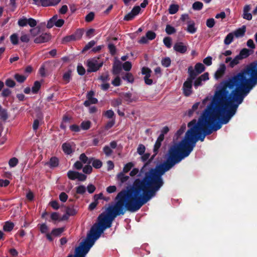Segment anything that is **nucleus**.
Returning <instances> with one entry per match:
<instances>
[{
	"instance_id": "f257e3e1",
	"label": "nucleus",
	"mask_w": 257,
	"mask_h": 257,
	"mask_svg": "<svg viewBox=\"0 0 257 257\" xmlns=\"http://www.w3.org/2000/svg\"><path fill=\"white\" fill-rule=\"evenodd\" d=\"M256 84L257 62H254L228 79L215 92L197 122L196 119L189 122L188 126L190 128L184 138L170 148L166 161L147 172L161 188L164 184L162 175L188 157L198 140L204 141L206 136L219 130L222 124L227 123L244 97Z\"/></svg>"
},
{
	"instance_id": "f03ea898",
	"label": "nucleus",
	"mask_w": 257,
	"mask_h": 257,
	"mask_svg": "<svg viewBox=\"0 0 257 257\" xmlns=\"http://www.w3.org/2000/svg\"><path fill=\"white\" fill-rule=\"evenodd\" d=\"M161 188L151 175L145 173L142 179H136L130 188L123 190L115 197L116 201L113 206H109L105 212L98 217V223H95L87 234L86 239L76 247L74 257H85L95 241L103 231L111 226L114 218L123 215L126 210L136 212L149 201ZM67 257H73L72 254Z\"/></svg>"
},
{
	"instance_id": "7ed1b4c3",
	"label": "nucleus",
	"mask_w": 257,
	"mask_h": 257,
	"mask_svg": "<svg viewBox=\"0 0 257 257\" xmlns=\"http://www.w3.org/2000/svg\"><path fill=\"white\" fill-rule=\"evenodd\" d=\"M253 51L248 50L246 48H243L240 51L238 55H236L233 59L231 57H227L225 59V63H229V66L233 68L235 66L240 63V61L246 58L251 54Z\"/></svg>"
},
{
	"instance_id": "20e7f679",
	"label": "nucleus",
	"mask_w": 257,
	"mask_h": 257,
	"mask_svg": "<svg viewBox=\"0 0 257 257\" xmlns=\"http://www.w3.org/2000/svg\"><path fill=\"white\" fill-rule=\"evenodd\" d=\"M189 75L186 80L184 82L182 87L183 93L186 96H190L193 92L192 91V83L195 80L193 72Z\"/></svg>"
},
{
	"instance_id": "39448f33",
	"label": "nucleus",
	"mask_w": 257,
	"mask_h": 257,
	"mask_svg": "<svg viewBox=\"0 0 257 257\" xmlns=\"http://www.w3.org/2000/svg\"><path fill=\"white\" fill-rule=\"evenodd\" d=\"M205 67L204 65L201 63H197L196 64L194 67V69H193L192 66H190L188 69V73L189 75L190 76V74L193 72V74L195 75L194 78L195 79L196 76L199 74L201 73L205 70Z\"/></svg>"
},
{
	"instance_id": "423d86ee",
	"label": "nucleus",
	"mask_w": 257,
	"mask_h": 257,
	"mask_svg": "<svg viewBox=\"0 0 257 257\" xmlns=\"http://www.w3.org/2000/svg\"><path fill=\"white\" fill-rule=\"evenodd\" d=\"M102 64L103 63H98L97 60L95 59L89 60L87 62V71L95 72L102 67Z\"/></svg>"
},
{
	"instance_id": "0eeeda50",
	"label": "nucleus",
	"mask_w": 257,
	"mask_h": 257,
	"mask_svg": "<svg viewBox=\"0 0 257 257\" xmlns=\"http://www.w3.org/2000/svg\"><path fill=\"white\" fill-rule=\"evenodd\" d=\"M34 4L36 5H41L43 7H49L56 6L58 4L61 0H33Z\"/></svg>"
},
{
	"instance_id": "6e6552de",
	"label": "nucleus",
	"mask_w": 257,
	"mask_h": 257,
	"mask_svg": "<svg viewBox=\"0 0 257 257\" xmlns=\"http://www.w3.org/2000/svg\"><path fill=\"white\" fill-rule=\"evenodd\" d=\"M140 7L135 6V7H134V8L132 9L131 12H130L124 16L123 20L124 21H127L133 20L135 18V17L140 13Z\"/></svg>"
},
{
	"instance_id": "1a4fd4ad",
	"label": "nucleus",
	"mask_w": 257,
	"mask_h": 257,
	"mask_svg": "<svg viewBox=\"0 0 257 257\" xmlns=\"http://www.w3.org/2000/svg\"><path fill=\"white\" fill-rule=\"evenodd\" d=\"M51 39V35L48 33H43L40 36L36 37L34 42L36 44L46 43Z\"/></svg>"
},
{
	"instance_id": "9d476101",
	"label": "nucleus",
	"mask_w": 257,
	"mask_h": 257,
	"mask_svg": "<svg viewBox=\"0 0 257 257\" xmlns=\"http://www.w3.org/2000/svg\"><path fill=\"white\" fill-rule=\"evenodd\" d=\"M173 48L175 51L181 54L185 53L187 50V47L182 42L176 43Z\"/></svg>"
},
{
	"instance_id": "9b49d317",
	"label": "nucleus",
	"mask_w": 257,
	"mask_h": 257,
	"mask_svg": "<svg viewBox=\"0 0 257 257\" xmlns=\"http://www.w3.org/2000/svg\"><path fill=\"white\" fill-rule=\"evenodd\" d=\"M226 69V66L224 64L220 65L219 67L214 74V78L216 79H218L224 74Z\"/></svg>"
},
{
	"instance_id": "f8f14e48",
	"label": "nucleus",
	"mask_w": 257,
	"mask_h": 257,
	"mask_svg": "<svg viewBox=\"0 0 257 257\" xmlns=\"http://www.w3.org/2000/svg\"><path fill=\"white\" fill-rule=\"evenodd\" d=\"M164 137H163V135H160L158 137V138H157V141H156V142L154 145V147L153 151L155 153V154L154 156L157 154V153L158 152V150H159V148H160L161 144H162V142L164 140Z\"/></svg>"
},
{
	"instance_id": "ddd939ff",
	"label": "nucleus",
	"mask_w": 257,
	"mask_h": 257,
	"mask_svg": "<svg viewBox=\"0 0 257 257\" xmlns=\"http://www.w3.org/2000/svg\"><path fill=\"white\" fill-rule=\"evenodd\" d=\"M122 69L121 63L119 61H116L113 65L112 73L114 75H118L120 73Z\"/></svg>"
},
{
	"instance_id": "4468645a",
	"label": "nucleus",
	"mask_w": 257,
	"mask_h": 257,
	"mask_svg": "<svg viewBox=\"0 0 257 257\" xmlns=\"http://www.w3.org/2000/svg\"><path fill=\"white\" fill-rule=\"evenodd\" d=\"M186 30L191 34H194L196 32L197 28L195 27V23L193 21L188 22Z\"/></svg>"
},
{
	"instance_id": "2eb2a0df",
	"label": "nucleus",
	"mask_w": 257,
	"mask_h": 257,
	"mask_svg": "<svg viewBox=\"0 0 257 257\" xmlns=\"http://www.w3.org/2000/svg\"><path fill=\"white\" fill-rule=\"evenodd\" d=\"M79 159L84 164H90L93 160V158L89 159L84 153H83L80 155Z\"/></svg>"
},
{
	"instance_id": "dca6fc26",
	"label": "nucleus",
	"mask_w": 257,
	"mask_h": 257,
	"mask_svg": "<svg viewBox=\"0 0 257 257\" xmlns=\"http://www.w3.org/2000/svg\"><path fill=\"white\" fill-rule=\"evenodd\" d=\"M245 32V27L243 26L234 32L233 35L236 37H241L244 36Z\"/></svg>"
},
{
	"instance_id": "f3484780",
	"label": "nucleus",
	"mask_w": 257,
	"mask_h": 257,
	"mask_svg": "<svg viewBox=\"0 0 257 257\" xmlns=\"http://www.w3.org/2000/svg\"><path fill=\"white\" fill-rule=\"evenodd\" d=\"M62 148L64 152L67 155H70L72 153L71 146L69 143L63 144Z\"/></svg>"
},
{
	"instance_id": "a211bd4d",
	"label": "nucleus",
	"mask_w": 257,
	"mask_h": 257,
	"mask_svg": "<svg viewBox=\"0 0 257 257\" xmlns=\"http://www.w3.org/2000/svg\"><path fill=\"white\" fill-rule=\"evenodd\" d=\"M125 173L120 172L117 175V179L120 181V184L126 182L129 179V176L124 175Z\"/></svg>"
},
{
	"instance_id": "6ab92c4d",
	"label": "nucleus",
	"mask_w": 257,
	"mask_h": 257,
	"mask_svg": "<svg viewBox=\"0 0 257 257\" xmlns=\"http://www.w3.org/2000/svg\"><path fill=\"white\" fill-rule=\"evenodd\" d=\"M50 167L54 168L57 167L59 164V160L56 157H52L50 159V161L46 163Z\"/></svg>"
},
{
	"instance_id": "aec40b11",
	"label": "nucleus",
	"mask_w": 257,
	"mask_h": 257,
	"mask_svg": "<svg viewBox=\"0 0 257 257\" xmlns=\"http://www.w3.org/2000/svg\"><path fill=\"white\" fill-rule=\"evenodd\" d=\"M234 35L232 33H229L225 38L224 43L225 45H229L233 40Z\"/></svg>"
},
{
	"instance_id": "412c9836",
	"label": "nucleus",
	"mask_w": 257,
	"mask_h": 257,
	"mask_svg": "<svg viewBox=\"0 0 257 257\" xmlns=\"http://www.w3.org/2000/svg\"><path fill=\"white\" fill-rule=\"evenodd\" d=\"M14 227V224L13 222L7 221L5 223L3 227V229L5 231H11Z\"/></svg>"
},
{
	"instance_id": "4be33fe9",
	"label": "nucleus",
	"mask_w": 257,
	"mask_h": 257,
	"mask_svg": "<svg viewBox=\"0 0 257 257\" xmlns=\"http://www.w3.org/2000/svg\"><path fill=\"white\" fill-rule=\"evenodd\" d=\"M58 18V16L55 15L51 18L47 23V27L49 29L52 28L55 25V22Z\"/></svg>"
},
{
	"instance_id": "5701e85b",
	"label": "nucleus",
	"mask_w": 257,
	"mask_h": 257,
	"mask_svg": "<svg viewBox=\"0 0 257 257\" xmlns=\"http://www.w3.org/2000/svg\"><path fill=\"white\" fill-rule=\"evenodd\" d=\"M134 166V164L133 162L127 163L124 166L122 172H123L125 173H127L133 168V167Z\"/></svg>"
},
{
	"instance_id": "b1692460",
	"label": "nucleus",
	"mask_w": 257,
	"mask_h": 257,
	"mask_svg": "<svg viewBox=\"0 0 257 257\" xmlns=\"http://www.w3.org/2000/svg\"><path fill=\"white\" fill-rule=\"evenodd\" d=\"M27 76L20 75L19 74H16L14 75L15 79L20 83L24 82L27 78Z\"/></svg>"
},
{
	"instance_id": "393cba45",
	"label": "nucleus",
	"mask_w": 257,
	"mask_h": 257,
	"mask_svg": "<svg viewBox=\"0 0 257 257\" xmlns=\"http://www.w3.org/2000/svg\"><path fill=\"white\" fill-rule=\"evenodd\" d=\"M64 231V228H57L52 230L51 234L57 236H59Z\"/></svg>"
},
{
	"instance_id": "a878e982",
	"label": "nucleus",
	"mask_w": 257,
	"mask_h": 257,
	"mask_svg": "<svg viewBox=\"0 0 257 257\" xmlns=\"http://www.w3.org/2000/svg\"><path fill=\"white\" fill-rule=\"evenodd\" d=\"M41 87V83L38 81L34 82V85L32 88V91L35 94L38 92Z\"/></svg>"
},
{
	"instance_id": "bb28decb",
	"label": "nucleus",
	"mask_w": 257,
	"mask_h": 257,
	"mask_svg": "<svg viewBox=\"0 0 257 257\" xmlns=\"http://www.w3.org/2000/svg\"><path fill=\"white\" fill-rule=\"evenodd\" d=\"M96 44V42L94 40H92L88 42L82 49V52H84L90 48H92Z\"/></svg>"
},
{
	"instance_id": "cd10ccee",
	"label": "nucleus",
	"mask_w": 257,
	"mask_h": 257,
	"mask_svg": "<svg viewBox=\"0 0 257 257\" xmlns=\"http://www.w3.org/2000/svg\"><path fill=\"white\" fill-rule=\"evenodd\" d=\"M203 3L200 2H195L192 5V9L195 11L201 10L203 8Z\"/></svg>"
},
{
	"instance_id": "c85d7f7f",
	"label": "nucleus",
	"mask_w": 257,
	"mask_h": 257,
	"mask_svg": "<svg viewBox=\"0 0 257 257\" xmlns=\"http://www.w3.org/2000/svg\"><path fill=\"white\" fill-rule=\"evenodd\" d=\"M91 163L93 167L96 169H99L101 168L102 165V162L100 160L98 159H94V158Z\"/></svg>"
},
{
	"instance_id": "c756f323",
	"label": "nucleus",
	"mask_w": 257,
	"mask_h": 257,
	"mask_svg": "<svg viewBox=\"0 0 257 257\" xmlns=\"http://www.w3.org/2000/svg\"><path fill=\"white\" fill-rule=\"evenodd\" d=\"M179 10V6L177 5H171L169 9V12L170 14H176Z\"/></svg>"
},
{
	"instance_id": "7c9ffc66",
	"label": "nucleus",
	"mask_w": 257,
	"mask_h": 257,
	"mask_svg": "<svg viewBox=\"0 0 257 257\" xmlns=\"http://www.w3.org/2000/svg\"><path fill=\"white\" fill-rule=\"evenodd\" d=\"M165 31L168 35H171L176 32V30L174 27L170 25H167L166 27Z\"/></svg>"
},
{
	"instance_id": "2f4dec72",
	"label": "nucleus",
	"mask_w": 257,
	"mask_h": 257,
	"mask_svg": "<svg viewBox=\"0 0 257 257\" xmlns=\"http://www.w3.org/2000/svg\"><path fill=\"white\" fill-rule=\"evenodd\" d=\"M0 117L3 120H6L8 118V114L7 110L2 107L0 110Z\"/></svg>"
},
{
	"instance_id": "473e14b6",
	"label": "nucleus",
	"mask_w": 257,
	"mask_h": 257,
	"mask_svg": "<svg viewBox=\"0 0 257 257\" xmlns=\"http://www.w3.org/2000/svg\"><path fill=\"white\" fill-rule=\"evenodd\" d=\"M77 172L73 171H69L67 173L68 177L72 180H75L77 179Z\"/></svg>"
},
{
	"instance_id": "72a5a7b5",
	"label": "nucleus",
	"mask_w": 257,
	"mask_h": 257,
	"mask_svg": "<svg viewBox=\"0 0 257 257\" xmlns=\"http://www.w3.org/2000/svg\"><path fill=\"white\" fill-rule=\"evenodd\" d=\"M18 159L15 157L11 158L9 161V165L10 167H15L18 164Z\"/></svg>"
},
{
	"instance_id": "f704fd0d",
	"label": "nucleus",
	"mask_w": 257,
	"mask_h": 257,
	"mask_svg": "<svg viewBox=\"0 0 257 257\" xmlns=\"http://www.w3.org/2000/svg\"><path fill=\"white\" fill-rule=\"evenodd\" d=\"M163 42L165 45L168 48H170L172 45V39L169 37H166L164 38Z\"/></svg>"
},
{
	"instance_id": "c9c22d12",
	"label": "nucleus",
	"mask_w": 257,
	"mask_h": 257,
	"mask_svg": "<svg viewBox=\"0 0 257 257\" xmlns=\"http://www.w3.org/2000/svg\"><path fill=\"white\" fill-rule=\"evenodd\" d=\"M75 40H75L74 36L73 34V35H71L70 36H67L64 37L62 39V43L65 44V43L70 42L71 41H75Z\"/></svg>"
},
{
	"instance_id": "e433bc0d",
	"label": "nucleus",
	"mask_w": 257,
	"mask_h": 257,
	"mask_svg": "<svg viewBox=\"0 0 257 257\" xmlns=\"http://www.w3.org/2000/svg\"><path fill=\"white\" fill-rule=\"evenodd\" d=\"M161 63L163 66L168 67L171 64V59L169 57H166L162 60Z\"/></svg>"
},
{
	"instance_id": "4c0bfd02",
	"label": "nucleus",
	"mask_w": 257,
	"mask_h": 257,
	"mask_svg": "<svg viewBox=\"0 0 257 257\" xmlns=\"http://www.w3.org/2000/svg\"><path fill=\"white\" fill-rule=\"evenodd\" d=\"M91 125V122L90 121H83L80 125L81 127L84 130H88Z\"/></svg>"
},
{
	"instance_id": "58836bf2",
	"label": "nucleus",
	"mask_w": 257,
	"mask_h": 257,
	"mask_svg": "<svg viewBox=\"0 0 257 257\" xmlns=\"http://www.w3.org/2000/svg\"><path fill=\"white\" fill-rule=\"evenodd\" d=\"M76 193L79 194H83L86 192V187L83 185H80L76 188Z\"/></svg>"
},
{
	"instance_id": "ea45409f",
	"label": "nucleus",
	"mask_w": 257,
	"mask_h": 257,
	"mask_svg": "<svg viewBox=\"0 0 257 257\" xmlns=\"http://www.w3.org/2000/svg\"><path fill=\"white\" fill-rule=\"evenodd\" d=\"M10 39L12 43L14 45L18 44V36L16 34H13L10 37Z\"/></svg>"
},
{
	"instance_id": "a19ab883",
	"label": "nucleus",
	"mask_w": 257,
	"mask_h": 257,
	"mask_svg": "<svg viewBox=\"0 0 257 257\" xmlns=\"http://www.w3.org/2000/svg\"><path fill=\"white\" fill-rule=\"evenodd\" d=\"M145 150V146L143 144H140L137 148V153L140 155H143L144 154Z\"/></svg>"
},
{
	"instance_id": "79ce46f5",
	"label": "nucleus",
	"mask_w": 257,
	"mask_h": 257,
	"mask_svg": "<svg viewBox=\"0 0 257 257\" xmlns=\"http://www.w3.org/2000/svg\"><path fill=\"white\" fill-rule=\"evenodd\" d=\"M18 24L20 27H25L28 24V19L26 18H23L19 19Z\"/></svg>"
},
{
	"instance_id": "37998d69",
	"label": "nucleus",
	"mask_w": 257,
	"mask_h": 257,
	"mask_svg": "<svg viewBox=\"0 0 257 257\" xmlns=\"http://www.w3.org/2000/svg\"><path fill=\"white\" fill-rule=\"evenodd\" d=\"M146 35L147 36V37L148 38L149 40H154L156 36V33L152 31H148L146 33Z\"/></svg>"
},
{
	"instance_id": "c03bdc74",
	"label": "nucleus",
	"mask_w": 257,
	"mask_h": 257,
	"mask_svg": "<svg viewBox=\"0 0 257 257\" xmlns=\"http://www.w3.org/2000/svg\"><path fill=\"white\" fill-rule=\"evenodd\" d=\"M66 212L68 215L72 216L76 213V211L73 207H67Z\"/></svg>"
},
{
	"instance_id": "a18cd8bd",
	"label": "nucleus",
	"mask_w": 257,
	"mask_h": 257,
	"mask_svg": "<svg viewBox=\"0 0 257 257\" xmlns=\"http://www.w3.org/2000/svg\"><path fill=\"white\" fill-rule=\"evenodd\" d=\"M215 25V20L213 18H210L206 21V26L209 28H212Z\"/></svg>"
},
{
	"instance_id": "49530a36",
	"label": "nucleus",
	"mask_w": 257,
	"mask_h": 257,
	"mask_svg": "<svg viewBox=\"0 0 257 257\" xmlns=\"http://www.w3.org/2000/svg\"><path fill=\"white\" fill-rule=\"evenodd\" d=\"M103 152L104 153V154L106 155V156H109L111 155V154L112 153V150H111V149L108 146H105L103 149Z\"/></svg>"
},
{
	"instance_id": "de8ad7c7",
	"label": "nucleus",
	"mask_w": 257,
	"mask_h": 257,
	"mask_svg": "<svg viewBox=\"0 0 257 257\" xmlns=\"http://www.w3.org/2000/svg\"><path fill=\"white\" fill-rule=\"evenodd\" d=\"M122 67L124 70L128 71L132 68V64L130 62L126 61L123 64Z\"/></svg>"
},
{
	"instance_id": "09e8293b",
	"label": "nucleus",
	"mask_w": 257,
	"mask_h": 257,
	"mask_svg": "<svg viewBox=\"0 0 257 257\" xmlns=\"http://www.w3.org/2000/svg\"><path fill=\"white\" fill-rule=\"evenodd\" d=\"M99 79L101 80L102 82H105L109 80V75L108 72H106L102 74L99 77Z\"/></svg>"
},
{
	"instance_id": "8fccbe9b",
	"label": "nucleus",
	"mask_w": 257,
	"mask_h": 257,
	"mask_svg": "<svg viewBox=\"0 0 257 257\" xmlns=\"http://www.w3.org/2000/svg\"><path fill=\"white\" fill-rule=\"evenodd\" d=\"M108 48L110 53L112 55H114L116 53V48L113 44H109L108 45Z\"/></svg>"
},
{
	"instance_id": "3c124183",
	"label": "nucleus",
	"mask_w": 257,
	"mask_h": 257,
	"mask_svg": "<svg viewBox=\"0 0 257 257\" xmlns=\"http://www.w3.org/2000/svg\"><path fill=\"white\" fill-rule=\"evenodd\" d=\"M94 18V13L93 12H90L85 17V21L87 22H91Z\"/></svg>"
},
{
	"instance_id": "603ef678",
	"label": "nucleus",
	"mask_w": 257,
	"mask_h": 257,
	"mask_svg": "<svg viewBox=\"0 0 257 257\" xmlns=\"http://www.w3.org/2000/svg\"><path fill=\"white\" fill-rule=\"evenodd\" d=\"M83 35V32L81 30H77L73 34L76 40L80 39Z\"/></svg>"
},
{
	"instance_id": "864d4df0",
	"label": "nucleus",
	"mask_w": 257,
	"mask_h": 257,
	"mask_svg": "<svg viewBox=\"0 0 257 257\" xmlns=\"http://www.w3.org/2000/svg\"><path fill=\"white\" fill-rule=\"evenodd\" d=\"M20 40L22 42L28 43L30 40L29 36L25 33H22V35L20 37Z\"/></svg>"
},
{
	"instance_id": "5fc2aeb1",
	"label": "nucleus",
	"mask_w": 257,
	"mask_h": 257,
	"mask_svg": "<svg viewBox=\"0 0 257 257\" xmlns=\"http://www.w3.org/2000/svg\"><path fill=\"white\" fill-rule=\"evenodd\" d=\"M124 80H126L130 82H133L134 81V77L131 73H127L123 77Z\"/></svg>"
},
{
	"instance_id": "6e6d98bb",
	"label": "nucleus",
	"mask_w": 257,
	"mask_h": 257,
	"mask_svg": "<svg viewBox=\"0 0 257 257\" xmlns=\"http://www.w3.org/2000/svg\"><path fill=\"white\" fill-rule=\"evenodd\" d=\"M152 71L148 67H143L142 69V73L145 76H151Z\"/></svg>"
},
{
	"instance_id": "4d7b16f0",
	"label": "nucleus",
	"mask_w": 257,
	"mask_h": 257,
	"mask_svg": "<svg viewBox=\"0 0 257 257\" xmlns=\"http://www.w3.org/2000/svg\"><path fill=\"white\" fill-rule=\"evenodd\" d=\"M90 164H88L87 165H86L83 168V172L85 174H90L92 171V168L91 166L89 165Z\"/></svg>"
},
{
	"instance_id": "13d9d810",
	"label": "nucleus",
	"mask_w": 257,
	"mask_h": 257,
	"mask_svg": "<svg viewBox=\"0 0 257 257\" xmlns=\"http://www.w3.org/2000/svg\"><path fill=\"white\" fill-rule=\"evenodd\" d=\"M5 83L7 86L10 87H14L16 84L15 82L11 79H7Z\"/></svg>"
},
{
	"instance_id": "bf43d9fd",
	"label": "nucleus",
	"mask_w": 257,
	"mask_h": 257,
	"mask_svg": "<svg viewBox=\"0 0 257 257\" xmlns=\"http://www.w3.org/2000/svg\"><path fill=\"white\" fill-rule=\"evenodd\" d=\"M30 32L32 36L35 37L39 34L40 29L38 28L31 29L30 30Z\"/></svg>"
},
{
	"instance_id": "052dcab7",
	"label": "nucleus",
	"mask_w": 257,
	"mask_h": 257,
	"mask_svg": "<svg viewBox=\"0 0 257 257\" xmlns=\"http://www.w3.org/2000/svg\"><path fill=\"white\" fill-rule=\"evenodd\" d=\"M202 80L199 77L197 78L194 82V86L195 88H197L198 87L202 85Z\"/></svg>"
},
{
	"instance_id": "680f3d73",
	"label": "nucleus",
	"mask_w": 257,
	"mask_h": 257,
	"mask_svg": "<svg viewBox=\"0 0 257 257\" xmlns=\"http://www.w3.org/2000/svg\"><path fill=\"white\" fill-rule=\"evenodd\" d=\"M37 21L33 19V18H29L28 19V24L31 27H34L37 25Z\"/></svg>"
},
{
	"instance_id": "e2e57ef3",
	"label": "nucleus",
	"mask_w": 257,
	"mask_h": 257,
	"mask_svg": "<svg viewBox=\"0 0 257 257\" xmlns=\"http://www.w3.org/2000/svg\"><path fill=\"white\" fill-rule=\"evenodd\" d=\"M105 116L108 118H111L114 115V113L112 110H108L104 113Z\"/></svg>"
},
{
	"instance_id": "0e129e2a",
	"label": "nucleus",
	"mask_w": 257,
	"mask_h": 257,
	"mask_svg": "<svg viewBox=\"0 0 257 257\" xmlns=\"http://www.w3.org/2000/svg\"><path fill=\"white\" fill-rule=\"evenodd\" d=\"M59 199L62 202H65L68 199V195L65 193L62 192L59 195Z\"/></svg>"
},
{
	"instance_id": "69168bd1",
	"label": "nucleus",
	"mask_w": 257,
	"mask_h": 257,
	"mask_svg": "<svg viewBox=\"0 0 257 257\" xmlns=\"http://www.w3.org/2000/svg\"><path fill=\"white\" fill-rule=\"evenodd\" d=\"M203 62L207 66H210L212 64V57L208 56L204 59Z\"/></svg>"
},
{
	"instance_id": "338daca9",
	"label": "nucleus",
	"mask_w": 257,
	"mask_h": 257,
	"mask_svg": "<svg viewBox=\"0 0 257 257\" xmlns=\"http://www.w3.org/2000/svg\"><path fill=\"white\" fill-rule=\"evenodd\" d=\"M64 23V21L63 19H58L57 18L55 22V26L57 27H61L63 25Z\"/></svg>"
},
{
	"instance_id": "774afa93",
	"label": "nucleus",
	"mask_w": 257,
	"mask_h": 257,
	"mask_svg": "<svg viewBox=\"0 0 257 257\" xmlns=\"http://www.w3.org/2000/svg\"><path fill=\"white\" fill-rule=\"evenodd\" d=\"M77 179L80 181H84L86 179V176L84 174H83L82 173L77 172Z\"/></svg>"
}]
</instances>
